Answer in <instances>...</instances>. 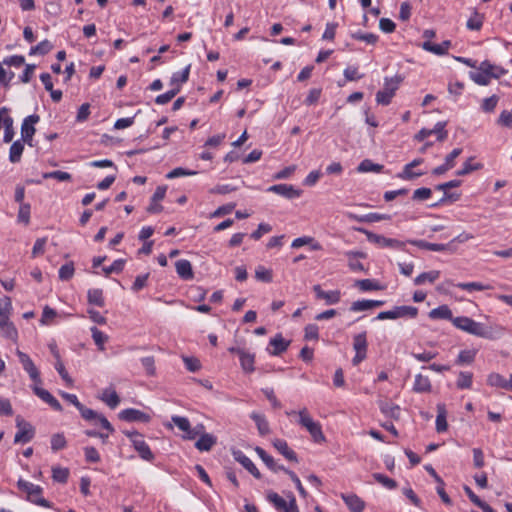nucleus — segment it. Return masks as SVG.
I'll use <instances>...</instances> for the list:
<instances>
[{
    "instance_id": "1",
    "label": "nucleus",
    "mask_w": 512,
    "mask_h": 512,
    "mask_svg": "<svg viewBox=\"0 0 512 512\" xmlns=\"http://www.w3.org/2000/svg\"><path fill=\"white\" fill-rule=\"evenodd\" d=\"M452 324L466 333L489 340L498 339L504 333V328L501 326H487L467 316L455 317Z\"/></svg>"
},
{
    "instance_id": "2",
    "label": "nucleus",
    "mask_w": 512,
    "mask_h": 512,
    "mask_svg": "<svg viewBox=\"0 0 512 512\" xmlns=\"http://www.w3.org/2000/svg\"><path fill=\"white\" fill-rule=\"evenodd\" d=\"M286 414L288 416L297 414L299 418L298 424L309 432L314 442L322 443L325 441V436L322 432L321 424L313 420L307 408L304 407L299 410V412L287 411Z\"/></svg>"
},
{
    "instance_id": "3",
    "label": "nucleus",
    "mask_w": 512,
    "mask_h": 512,
    "mask_svg": "<svg viewBox=\"0 0 512 512\" xmlns=\"http://www.w3.org/2000/svg\"><path fill=\"white\" fill-rule=\"evenodd\" d=\"M402 81L403 77L401 75H396L392 78L386 77L384 79L383 89L376 93V102L380 105L390 104Z\"/></svg>"
},
{
    "instance_id": "4",
    "label": "nucleus",
    "mask_w": 512,
    "mask_h": 512,
    "mask_svg": "<svg viewBox=\"0 0 512 512\" xmlns=\"http://www.w3.org/2000/svg\"><path fill=\"white\" fill-rule=\"evenodd\" d=\"M17 486L19 490L25 492L27 494V499L39 506L50 508L51 504L49 501L44 499L42 494V488L39 485H35L29 481L19 479L17 482Z\"/></svg>"
},
{
    "instance_id": "5",
    "label": "nucleus",
    "mask_w": 512,
    "mask_h": 512,
    "mask_svg": "<svg viewBox=\"0 0 512 512\" xmlns=\"http://www.w3.org/2000/svg\"><path fill=\"white\" fill-rule=\"evenodd\" d=\"M357 231L366 235L367 240L380 247H390L394 249L404 250L406 243L393 238H387L385 236L375 234L364 228H358Z\"/></svg>"
},
{
    "instance_id": "6",
    "label": "nucleus",
    "mask_w": 512,
    "mask_h": 512,
    "mask_svg": "<svg viewBox=\"0 0 512 512\" xmlns=\"http://www.w3.org/2000/svg\"><path fill=\"white\" fill-rule=\"evenodd\" d=\"M83 419L94 424H100L102 428L108 432H114V428L105 416L97 413L96 411L85 407L83 404L78 408Z\"/></svg>"
},
{
    "instance_id": "7",
    "label": "nucleus",
    "mask_w": 512,
    "mask_h": 512,
    "mask_svg": "<svg viewBox=\"0 0 512 512\" xmlns=\"http://www.w3.org/2000/svg\"><path fill=\"white\" fill-rule=\"evenodd\" d=\"M367 335L366 332L356 334L353 337V349L355 350V356L352 359L354 366L360 364L367 357Z\"/></svg>"
},
{
    "instance_id": "8",
    "label": "nucleus",
    "mask_w": 512,
    "mask_h": 512,
    "mask_svg": "<svg viewBox=\"0 0 512 512\" xmlns=\"http://www.w3.org/2000/svg\"><path fill=\"white\" fill-rule=\"evenodd\" d=\"M16 426L18 428L14 437L15 443H28L32 440L35 434L33 426L22 419L20 416L16 418Z\"/></svg>"
},
{
    "instance_id": "9",
    "label": "nucleus",
    "mask_w": 512,
    "mask_h": 512,
    "mask_svg": "<svg viewBox=\"0 0 512 512\" xmlns=\"http://www.w3.org/2000/svg\"><path fill=\"white\" fill-rule=\"evenodd\" d=\"M16 354L19 358V362L22 364L23 369L29 374V377L34 382V385L41 384L42 379L40 377V372L30 356L20 350H17Z\"/></svg>"
},
{
    "instance_id": "10",
    "label": "nucleus",
    "mask_w": 512,
    "mask_h": 512,
    "mask_svg": "<svg viewBox=\"0 0 512 512\" xmlns=\"http://www.w3.org/2000/svg\"><path fill=\"white\" fill-rule=\"evenodd\" d=\"M40 117L37 114L27 116L21 125V137L22 141L32 146L33 136L36 132L34 125L38 123Z\"/></svg>"
},
{
    "instance_id": "11",
    "label": "nucleus",
    "mask_w": 512,
    "mask_h": 512,
    "mask_svg": "<svg viewBox=\"0 0 512 512\" xmlns=\"http://www.w3.org/2000/svg\"><path fill=\"white\" fill-rule=\"evenodd\" d=\"M39 385L40 384L32 386L34 394L38 396L42 401L47 403L52 409L61 412L63 408L60 402L49 391L41 388Z\"/></svg>"
},
{
    "instance_id": "12",
    "label": "nucleus",
    "mask_w": 512,
    "mask_h": 512,
    "mask_svg": "<svg viewBox=\"0 0 512 512\" xmlns=\"http://www.w3.org/2000/svg\"><path fill=\"white\" fill-rule=\"evenodd\" d=\"M119 418L123 421L127 422H142V423H148L151 420V417L134 408H128L124 409L119 413Z\"/></svg>"
},
{
    "instance_id": "13",
    "label": "nucleus",
    "mask_w": 512,
    "mask_h": 512,
    "mask_svg": "<svg viewBox=\"0 0 512 512\" xmlns=\"http://www.w3.org/2000/svg\"><path fill=\"white\" fill-rule=\"evenodd\" d=\"M316 298L324 300L327 305L337 304L341 299L339 290L324 291L319 284L313 286Z\"/></svg>"
},
{
    "instance_id": "14",
    "label": "nucleus",
    "mask_w": 512,
    "mask_h": 512,
    "mask_svg": "<svg viewBox=\"0 0 512 512\" xmlns=\"http://www.w3.org/2000/svg\"><path fill=\"white\" fill-rule=\"evenodd\" d=\"M0 335L13 341L17 339L18 332L10 321V315L0 314Z\"/></svg>"
},
{
    "instance_id": "15",
    "label": "nucleus",
    "mask_w": 512,
    "mask_h": 512,
    "mask_svg": "<svg viewBox=\"0 0 512 512\" xmlns=\"http://www.w3.org/2000/svg\"><path fill=\"white\" fill-rule=\"evenodd\" d=\"M290 345V341L283 338L282 334H276L275 337L270 339L268 352L273 356H279L285 352Z\"/></svg>"
},
{
    "instance_id": "16",
    "label": "nucleus",
    "mask_w": 512,
    "mask_h": 512,
    "mask_svg": "<svg viewBox=\"0 0 512 512\" xmlns=\"http://www.w3.org/2000/svg\"><path fill=\"white\" fill-rule=\"evenodd\" d=\"M268 192H273L277 195L285 197L287 199H294L300 196V191L295 189L290 184H276L272 185L267 189Z\"/></svg>"
},
{
    "instance_id": "17",
    "label": "nucleus",
    "mask_w": 512,
    "mask_h": 512,
    "mask_svg": "<svg viewBox=\"0 0 512 512\" xmlns=\"http://www.w3.org/2000/svg\"><path fill=\"white\" fill-rule=\"evenodd\" d=\"M232 454L234 459L247 469L255 478H261V473L255 464L241 450H234Z\"/></svg>"
},
{
    "instance_id": "18",
    "label": "nucleus",
    "mask_w": 512,
    "mask_h": 512,
    "mask_svg": "<svg viewBox=\"0 0 512 512\" xmlns=\"http://www.w3.org/2000/svg\"><path fill=\"white\" fill-rule=\"evenodd\" d=\"M487 384L491 387L501 388L512 392V374L506 380L501 374L493 372L487 376Z\"/></svg>"
},
{
    "instance_id": "19",
    "label": "nucleus",
    "mask_w": 512,
    "mask_h": 512,
    "mask_svg": "<svg viewBox=\"0 0 512 512\" xmlns=\"http://www.w3.org/2000/svg\"><path fill=\"white\" fill-rule=\"evenodd\" d=\"M132 445L143 460L152 461L154 459V454L143 439V436H136V440H134Z\"/></svg>"
},
{
    "instance_id": "20",
    "label": "nucleus",
    "mask_w": 512,
    "mask_h": 512,
    "mask_svg": "<svg viewBox=\"0 0 512 512\" xmlns=\"http://www.w3.org/2000/svg\"><path fill=\"white\" fill-rule=\"evenodd\" d=\"M408 243H410L420 249H425V250L435 251V252L447 251L451 247V243H448V244L430 243L425 240H409Z\"/></svg>"
},
{
    "instance_id": "21",
    "label": "nucleus",
    "mask_w": 512,
    "mask_h": 512,
    "mask_svg": "<svg viewBox=\"0 0 512 512\" xmlns=\"http://www.w3.org/2000/svg\"><path fill=\"white\" fill-rule=\"evenodd\" d=\"M274 448L282 454L287 460L298 462L297 454L288 446V443L283 439H275L273 441Z\"/></svg>"
},
{
    "instance_id": "22",
    "label": "nucleus",
    "mask_w": 512,
    "mask_h": 512,
    "mask_svg": "<svg viewBox=\"0 0 512 512\" xmlns=\"http://www.w3.org/2000/svg\"><path fill=\"white\" fill-rule=\"evenodd\" d=\"M175 268L178 276L183 280H191L194 277L192 265L190 261L186 259L178 260L175 263Z\"/></svg>"
},
{
    "instance_id": "23",
    "label": "nucleus",
    "mask_w": 512,
    "mask_h": 512,
    "mask_svg": "<svg viewBox=\"0 0 512 512\" xmlns=\"http://www.w3.org/2000/svg\"><path fill=\"white\" fill-rule=\"evenodd\" d=\"M384 304V301L381 300H358L351 304L350 311L352 312H360L371 310L375 307H380Z\"/></svg>"
},
{
    "instance_id": "24",
    "label": "nucleus",
    "mask_w": 512,
    "mask_h": 512,
    "mask_svg": "<svg viewBox=\"0 0 512 512\" xmlns=\"http://www.w3.org/2000/svg\"><path fill=\"white\" fill-rule=\"evenodd\" d=\"M379 408L380 411L387 417L395 420L400 418L401 408L392 402L382 401L379 403Z\"/></svg>"
},
{
    "instance_id": "25",
    "label": "nucleus",
    "mask_w": 512,
    "mask_h": 512,
    "mask_svg": "<svg viewBox=\"0 0 512 512\" xmlns=\"http://www.w3.org/2000/svg\"><path fill=\"white\" fill-rule=\"evenodd\" d=\"M342 499L351 512H362L364 510V502L355 494H342Z\"/></svg>"
},
{
    "instance_id": "26",
    "label": "nucleus",
    "mask_w": 512,
    "mask_h": 512,
    "mask_svg": "<svg viewBox=\"0 0 512 512\" xmlns=\"http://www.w3.org/2000/svg\"><path fill=\"white\" fill-rule=\"evenodd\" d=\"M217 439L215 436L209 433H203L195 443V447L199 451H210L216 444Z\"/></svg>"
},
{
    "instance_id": "27",
    "label": "nucleus",
    "mask_w": 512,
    "mask_h": 512,
    "mask_svg": "<svg viewBox=\"0 0 512 512\" xmlns=\"http://www.w3.org/2000/svg\"><path fill=\"white\" fill-rule=\"evenodd\" d=\"M240 365L244 372L252 373L255 370V355L247 351H238Z\"/></svg>"
},
{
    "instance_id": "28",
    "label": "nucleus",
    "mask_w": 512,
    "mask_h": 512,
    "mask_svg": "<svg viewBox=\"0 0 512 512\" xmlns=\"http://www.w3.org/2000/svg\"><path fill=\"white\" fill-rule=\"evenodd\" d=\"M13 118L9 115V112L2 115L1 123H3L4 127V137L3 141L5 143H9L13 140L14 137V127H13Z\"/></svg>"
},
{
    "instance_id": "29",
    "label": "nucleus",
    "mask_w": 512,
    "mask_h": 512,
    "mask_svg": "<svg viewBox=\"0 0 512 512\" xmlns=\"http://www.w3.org/2000/svg\"><path fill=\"white\" fill-rule=\"evenodd\" d=\"M480 69L485 71L491 79H498L506 73V70L504 68L494 65L489 61H483L480 64Z\"/></svg>"
},
{
    "instance_id": "30",
    "label": "nucleus",
    "mask_w": 512,
    "mask_h": 512,
    "mask_svg": "<svg viewBox=\"0 0 512 512\" xmlns=\"http://www.w3.org/2000/svg\"><path fill=\"white\" fill-rule=\"evenodd\" d=\"M477 352V349L461 350L455 360V364L460 366L472 364L476 358Z\"/></svg>"
},
{
    "instance_id": "31",
    "label": "nucleus",
    "mask_w": 512,
    "mask_h": 512,
    "mask_svg": "<svg viewBox=\"0 0 512 512\" xmlns=\"http://www.w3.org/2000/svg\"><path fill=\"white\" fill-rule=\"evenodd\" d=\"M413 390L417 393H425L431 391V382L428 376L417 374L413 385Z\"/></svg>"
},
{
    "instance_id": "32",
    "label": "nucleus",
    "mask_w": 512,
    "mask_h": 512,
    "mask_svg": "<svg viewBox=\"0 0 512 512\" xmlns=\"http://www.w3.org/2000/svg\"><path fill=\"white\" fill-rule=\"evenodd\" d=\"M429 317L431 319H446L452 322L455 317L452 315L451 309L447 305H441L437 308L432 309L429 312Z\"/></svg>"
},
{
    "instance_id": "33",
    "label": "nucleus",
    "mask_w": 512,
    "mask_h": 512,
    "mask_svg": "<svg viewBox=\"0 0 512 512\" xmlns=\"http://www.w3.org/2000/svg\"><path fill=\"white\" fill-rule=\"evenodd\" d=\"M251 419L255 422L260 435H267L270 432L269 423L265 416L256 412L251 413Z\"/></svg>"
},
{
    "instance_id": "34",
    "label": "nucleus",
    "mask_w": 512,
    "mask_h": 512,
    "mask_svg": "<svg viewBox=\"0 0 512 512\" xmlns=\"http://www.w3.org/2000/svg\"><path fill=\"white\" fill-rule=\"evenodd\" d=\"M100 399L106 403L111 409L116 408L120 403V397L113 389H105Z\"/></svg>"
},
{
    "instance_id": "35",
    "label": "nucleus",
    "mask_w": 512,
    "mask_h": 512,
    "mask_svg": "<svg viewBox=\"0 0 512 512\" xmlns=\"http://www.w3.org/2000/svg\"><path fill=\"white\" fill-rule=\"evenodd\" d=\"M355 286H357L361 291H379L384 289V287L380 285L378 281L373 279L357 280L355 282Z\"/></svg>"
},
{
    "instance_id": "36",
    "label": "nucleus",
    "mask_w": 512,
    "mask_h": 512,
    "mask_svg": "<svg viewBox=\"0 0 512 512\" xmlns=\"http://www.w3.org/2000/svg\"><path fill=\"white\" fill-rule=\"evenodd\" d=\"M440 277V271L431 270L429 272H423L414 279L415 285H423L425 283H434Z\"/></svg>"
},
{
    "instance_id": "37",
    "label": "nucleus",
    "mask_w": 512,
    "mask_h": 512,
    "mask_svg": "<svg viewBox=\"0 0 512 512\" xmlns=\"http://www.w3.org/2000/svg\"><path fill=\"white\" fill-rule=\"evenodd\" d=\"M436 431L441 433L447 430L448 424L446 420V409L443 404L437 405Z\"/></svg>"
},
{
    "instance_id": "38",
    "label": "nucleus",
    "mask_w": 512,
    "mask_h": 512,
    "mask_svg": "<svg viewBox=\"0 0 512 512\" xmlns=\"http://www.w3.org/2000/svg\"><path fill=\"white\" fill-rule=\"evenodd\" d=\"M24 151V144L21 140H17L12 143L9 150V160L12 163H18L21 160L22 153Z\"/></svg>"
},
{
    "instance_id": "39",
    "label": "nucleus",
    "mask_w": 512,
    "mask_h": 512,
    "mask_svg": "<svg viewBox=\"0 0 512 512\" xmlns=\"http://www.w3.org/2000/svg\"><path fill=\"white\" fill-rule=\"evenodd\" d=\"M52 353L54 354L55 358H56V363H55V369L57 370V372L59 373V375L61 376V378L68 384V385H72L73 383V380L72 378L69 376L68 372L66 371L65 369V366L64 364L62 363L61 359H60V356H59V353L54 349L52 348Z\"/></svg>"
},
{
    "instance_id": "40",
    "label": "nucleus",
    "mask_w": 512,
    "mask_h": 512,
    "mask_svg": "<svg viewBox=\"0 0 512 512\" xmlns=\"http://www.w3.org/2000/svg\"><path fill=\"white\" fill-rule=\"evenodd\" d=\"M190 67L191 66L188 65L181 72L174 73L170 79V85L180 88L181 84L187 82L189 79Z\"/></svg>"
},
{
    "instance_id": "41",
    "label": "nucleus",
    "mask_w": 512,
    "mask_h": 512,
    "mask_svg": "<svg viewBox=\"0 0 512 512\" xmlns=\"http://www.w3.org/2000/svg\"><path fill=\"white\" fill-rule=\"evenodd\" d=\"M349 257L348 266L352 271H364V265L357 259L363 258L365 255L362 252H347Z\"/></svg>"
},
{
    "instance_id": "42",
    "label": "nucleus",
    "mask_w": 512,
    "mask_h": 512,
    "mask_svg": "<svg viewBox=\"0 0 512 512\" xmlns=\"http://www.w3.org/2000/svg\"><path fill=\"white\" fill-rule=\"evenodd\" d=\"M455 286L462 290H466L468 292L483 291V290H489V289L493 288L489 284L485 285L480 282L457 283V284H455Z\"/></svg>"
},
{
    "instance_id": "43",
    "label": "nucleus",
    "mask_w": 512,
    "mask_h": 512,
    "mask_svg": "<svg viewBox=\"0 0 512 512\" xmlns=\"http://www.w3.org/2000/svg\"><path fill=\"white\" fill-rule=\"evenodd\" d=\"M397 319L398 318H416L418 315V308L414 306H395Z\"/></svg>"
},
{
    "instance_id": "44",
    "label": "nucleus",
    "mask_w": 512,
    "mask_h": 512,
    "mask_svg": "<svg viewBox=\"0 0 512 512\" xmlns=\"http://www.w3.org/2000/svg\"><path fill=\"white\" fill-rule=\"evenodd\" d=\"M267 500L272 503L278 511L281 512L286 509V506L288 505V502L285 499L273 491L268 492Z\"/></svg>"
},
{
    "instance_id": "45",
    "label": "nucleus",
    "mask_w": 512,
    "mask_h": 512,
    "mask_svg": "<svg viewBox=\"0 0 512 512\" xmlns=\"http://www.w3.org/2000/svg\"><path fill=\"white\" fill-rule=\"evenodd\" d=\"M473 374L461 371L458 375L456 386L459 389H470L472 386Z\"/></svg>"
},
{
    "instance_id": "46",
    "label": "nucleus",
    "mask_w": 512,
    "mask_h": 512,
    "mask_svg": "<svg viewBox=\"0 0 512 512\" xmlns=\"http://www.w3.org/2000/svg\"><path fill=\"white\" fill-rule=\"evenodd\" d=\"M88 302L98 307L104 306L103 292L101 289H90L87 293Z\"/></svg>"
},
{
    "instance_id": "47",
    "label": "nucleus",
    "mask_w": 512,
    "mask_h": 512,
    "mask_svg": "<svg viewBox=\"0 0 512 512\" xmlns=\"http://www.w3.org/2000/svg\"><path fill=\"white\" fill-rule=\"evenodd\" d=\"M383 169V165H380V164H376L374 162H372L371 160L369 159H365L363 160L357 170L359 172H362V173H366V172H381Z\"/></svg>"
},
{
    "instance_id": "48",
    "label": "nucleus",
    "mask_w": 512,
    "mask_h": 512,
    "mask_svg": "<svg viewBox=\"0 0 512 512\" xmlns=\"http://www.w3.org/2000/svg\"><path fill=\"white\" fill-rule=\"evenodd\" d=\"M354 219H356L359 222L372 223V222H379L382 220H389L390 216L387 214L369 213V214H366V215H363L360 217L354 216Z\"/></svg>"
},
{
    "instance_id": "49",
    "label": "nucleus",
    "mask_w": 512,
    "mask_h": 512,
    "mask_svg": "<svg viewBox=\"0 0 512 512\" xmlns=\"http://www.w3.org/2000/svg\"><path fill=\"white\" fill-rule=\"evenodd\" d=\"M66 445L67 441L63 433H56L51 436V449L54 452L64 449Z\"/></svg>"
},
{
    "instance_id": "50",
    "label": "nucleus",
    "mask_w": 512,
    "mask_h": 512,
    "mask_svg": "<svg viewBox=\"0 0 512 512\" xmlns=\"http://www.w3.org/2000/svg\"><path fill=\"white\" fill-rule=\"evenodd\" d=\"M470 78L475 83H477L478 85H482V86L488 85L491 80V78L488 76V74L485 71H483L482 69H480V67L478 68V71L470 72Z\"/></svg>"
},
{
    "instance_id": "51",
    "label": "nucleus",
    "mask_w": 512,
    "mask_h": 512,
    "mask_svg": "<svg viewBox=\"0 0 512 512\" xmlns=\"http://www.w3.org/2000/svg\"><path fill=\"white\" fill-rule=\"evenodd\" d=\"M53 46L48 40H43L40 43H38L36 46L31 47L29 54L35 55H45L49 53L52 50Z\"/></svg>"
},
{
    "instance_id": "52",
    "label": "nucleus",
    "mask_w": 512,
    "mask_h": 512,
    "mask_svg": "<svg viewBox=\"0 0 512 512\" xmlns=\"http://www.w3.org/2000/svg\"><path fill=\"white\" fill-rule=\"evenodd\" d=\"M256 453L261 458V460L265 463V465L272 471H276V462L272 456H270L264 449L261 447L255 448Z\"/></svg>"
},
{
    "instance_id": "53",
    "label": "nucleus",
    "mask_w": 512,
    "mask_h": 512,
    "mask_svg": "<svg viewBox=\"0 0 512 512\" xmlns=\"http://www.w3.org/2000/svg\"><path fill=\"white\" fill-rule=\"evenodd\" d=\"M92 338L95 344L98 346L100 350H104V344L108 340V336L100 331L97 327L91 328Z\"/></svg>"
},
{
    "instance_id": "54",
    "label": "nucleus",
    "mask_w": 512,
    "mask_h": 512,
    "mask_svg": "<svg viewBox=\"0 0 512 512\" xmlns=\"http://www.w3.org/2000/svg\"><path fill=\"white\" fill-rule=\"evenodd\" d=\"M69 477V470L62 467L52 468V478L54 481L59 483H66Z\"/></svg>"
},
{
    "instance_id": "55",
    "label": "nucleus",
    "mask_w": 512,
    "mask_h": 512,
    "mask_svg": "<svg viewBox=\"0 0 512 512\" xmlns=\"http://www.w3.org/2000/svg\"><path fill=\"white\" fill-rule=\"evenodd\" d=\"M424 171H413V168H408V166H404L403 170L397 175L398 178L402 180H413L422 175H424Z\"/></svg>"
},
{
    "instance_id": "56",
    "label": "nucleus",
    "mask_w": 512,
    "mask_h": 512,
    "mask_svg": "<svg viewBox=\"0 0 512 512\" xmlns=\"http://www.w3.org/2000/svg\"><path fill=\"white\" fill-rule=\"evenodd\" d=\"M179 93V87H174L171 90L158 95L155 98V102L159 105H164L170 102Z\"/></svg>"
},
{
    "instance_id": "57",
    "label": "nucleus",
    "mask_w": 512,
    "mask_h": 512,
    "mask_svg": "<svg viewBox=\"0 0 512 512\" xmlns=\"http://www.w3.org/2000/svg\"><path fill=\"white\" fill-rule=\"evenodd\" d=\"M483 25V16L478 12H474L473 15L467 21V28L470 30L478 31Z\"/></svg>"
},
{
    "instance_id": "58",
    "label": "nucleus",
    "mask_w": 512,
    "mask_h": 512,
    "mask_svg": "<svg viewBox=\"0 0 512 512\" xmlns=\"http://www.w3.org/2000/svg\"><path fill=\"white\" fill-rule=\"evenodd\" d=\"M74 264L72 262L62 265L59 269V278L62 281L70 280L74 275Z\"/></svg>"
},
{
    "instance_id": "59",
    "label": "nucleus",
    "mask_w": 512,
    "mask_h": 512,
    "mask_svg": "<svg viewBox=\"0 0 512 512\" xmlns=\"http://www.w3.org/2000/svg\"><path fill=\"white\" fill-rule=\"evenodd\" d=\"M255 277L257 280L270 283L272 282V271L269 269H266L264 266H258L255 270Z\"/></svg>"
},
{
    "instance_id": "60",
    "label": "nucleus",
    "mask_w": 512,
    "mask_h": 512,
    "mask_svg": "<svg viewBox=\"0 0 512 512\" xmlns=\"http://www.w3.org/2000/svg\"><path fill=\"white\" fill-rule=\"evenodd\" d=\"M373 478L387 489H395L397 487V482L394 479L381 473H374Z\"/></svg>"
},
{
    "instance_id": "61",
    "label": "nucleus",
    "mask_w": 512,
    "mask_h": 512,
    "mask_svg": "<svg viewBox=\"0 0 512 512\" xmlns=\"http://www.w3.org/2000/svg\"><path fill=\"white\" fill-rule=\"evenodd\" d=\"M125 260L117 259L110 266L103 267V272L106 276L112 273H120L124 269Z\"/></svg>"
},
{
    "instance_id": "62",
    "label": "nucleus",
    "mask_w": 512,
    "mask_h": 512,
    "mask_svg": "<svg viewBox=\"0 0 512 512\" xmlns=\"http://www.w3.org/2000/svg\"><path fill=\"white\" fill-rule=\"evenodd\" d=\"M499 97L492 95L491 97L485 98L481 104V108L484 112H493L497 106Z\"/></svg>"
},
{
    "instance_id": "63",
    "label": "nucleus",
    "mask_w": 512,
    "mask_h": 512,
    "mask_svg": "<svg viewBox=\"0 0 512 512\" xmlns=\"http://www.w3.org/2000/svg\"><path fill=\"white\" fill-rule=\"evenodd\" d=\"M432 190L430 188L422 187L413 192L412 199L416 201H424L431 197Z\"/></svg>"
},
{
    "instance_id": "64",
    "label": "nucleus",
    "mask_w": 512,
    "mask_h": 512,
    "mask_svg": "<svg viewBox=\"0 0 512 512\" xmlns=\"http://www.w3.org/2000/svg\"><path fill=\"white\" fill-rule=\"evenodd\" d=\"M498 124L504 127L511 128L512 127V111H502L499 118Z\"/></svg>"
}]
</instances>
